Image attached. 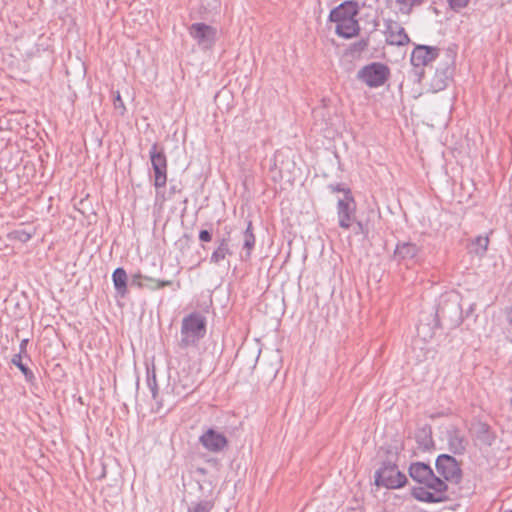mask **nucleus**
<instances>
[{"label":"nucleus","instance_id":"obj_1","mask_svg":"<svg viewBox=\"0 0 512 512\" xmlns=\"http://www.w3.org/2000/svg\"><path fill=\"white\" fill-rule=\"evenodd\" d=\"M206 318L199 312H193L182 319L179 347H196L206 335Z\"/></svg>","mask_w":512,"mask_h":512},{"label":"nucleus","instance_id":"obj_2","mask_svg":"<svg viewBox=\"0 0 512 512\" xmlns=\"http://www.w3.org/2000/svg\"><path fill=\"white\" fill-rule=\"evenodd\" d=\"M436 320L439 326L447 329L456 328L462 323V307L457 295L448 294L440 298Z\"/></svg>","mask_w":512,"mask_h":512},{"label":"nucleus","instance_id":"obj_3","mask_svg":"<svg viewBox=\"0 0 512 512\" xmlns=\"http://www.w3.org/2000/svg\"><path fill=\"white\" fill-rule=\"evenodd\" d=\"M396 460L397 453L382 462L381 467L375 472V485L387 489H398L406 484L407 477L399 471Z\"/></svg>","mask_w":512,"mask_h":512},{"label":"nucleus","instance_id":"obj_4","mask_svg":"<svg viewBox=\"0 0 512 512\" xmlns=\"http://www.w3.org/2000/svg\"><path fill=\"white\" fill-rule=\"evenodd\" d=\"M389 75L390 70L385 64L373 62L357 72V79L370 88H377L385 84Z\"/></svg>","mask_w":512,"mask_h":512},{"label":"nucleus","instance_id":"obj_5","mask_svg":"<svg viewBox=\"0 0 512 512\" xmlns=\"http://www.w3.org/2000/svg\"><path fill=\"white\" fill-rule=\"evenodd\" d=\"M149 158L154 173V186L163 188L167 183V157L165 150L157 142L153 143L149 150Z\"/></svg>","mask_w":512,"mask_h":512},{"label":"nucleus","instance_id":"obj_6","mask_svg":"<svg viewBox=\"0 0 512 512\" xmlns=\"http://www.w3.org/2000/svg\"><path fill=\"white\" fill-rule=\"evenodd\" d=\"M437 473L443 477L442 480L459 484L462 480V469L454 456L441 454L435 462Z\"/></svg>","mask_w":512,"mask_h":512},{"label":"nucleus","instance_id":"obj_7","mask_svg":"<svg viewBox=\"0 0 512 512\" xmlns=\"http://www.w3.org/2000/svg\"><path fill=\"white\" fill-rule=\"evenodd\" d=\"M337 216L339 226L343 229H349L356 221V203L351 190H347L346 195L338 200Z\"/></svg>","mask_w":512,"mask_h":512},{"label":"nucleus","instance_id":"obj_8","mask_svg":"<svg viewBox=\"0 0 512 512\" xmlns=\"http://www.w3.org/2000/svg\"><path fill=\"white\" fill-rule=\"evenodd\" d=\"M409 475L414 481L422 485L428 484L429 482H434L435 486L438 487V489L441 488L442 479L436 476L430 465L426 463H412L409 467Z\"/></svg>","mask_w":512,"mask_h":512},{"label":"nucleus","instance_id":"obj_9","mask_svg":"<svg viewBox=\"0 0 512 512\" xmlns=\"http://www.w3.org/2000/svg\"><path fill=\"white\" fill-rule=\"evenodd\" d=\"M201 445L209 452H222L228 445L226 436L213 428H209L199 437Z\"/></svg>","mask_w":512,"mask_h":512},{"label":"nucleus","instance_id":"obj_10","mask_svg":"<svg viewBox=\"0 0 512 512\" xmlns=\"http://www.w3.org/2000/svg\"><path fill=\"white\" fill-rule=\"evenodd\" d=\"M439 48L427 45H417L411 53V64L415 68L429 65L439 56Z\"/></svg>","mask_w":512,"mask_h":512},{"label":"nucleus","instance_id":"obj_11","mask_svg":"<svg viewBox=\"0 0 512 512\" xmlns=\"http://www.w3.org/2000/svg\"><path fill=\"white\" fill-rule=\"evenodd\" d=\"M189 31L191 36L200 46L208 48L215 42L216 29L210 25L205 23H194L191 25Z\"/></svg>","mask_w":512,"mask_h":512},{"label":"nucleus","instance_id":"obj_12","mask_svg":"<svg viewBox=\"0 0 512 512\" xmlns=\"http://www.w3.org/2000/svg\"><path fill=\"white\" fill-rule=\"evenodd\" d=\"M448 450L454 455H463L468 446L465 434L458 427H450L446 431Z\"/></svg>","mask_w":512,"mask_h":512},{"label":"nucleus","instance_id":"obj_13","mask_svg":"<svg viewBox=\"0 0 512 512\" xmlns=\"http://www.w3.org/2000/svg\"><path fill=\"white\" fill-rule=\"evenodd\" d=\"M359 13V6L357 2L353 0H347L333 8L329 14V21H342L346 19L356 18Z\"/></svg>","mask_w":512,"mask_h":512},{"label":"nucleus","instance_id":"obj_14","mask_svg":"<svg viewBox=\"0 0 512 512\" xmlns=\"http://www.w3.org/2000/svg\"><path fill=\"white\" fill-rule=\"evenodd\" d=\"M387 42L391 45L404 46L410 42L405 29L396 21H388L386 24Z\"/></svg>","mask_w":512,"mask_h":512},{"label":"nucleus","instance_id":"obj_15","mask_svg":"<svg viewBox=\"0 0 512 512\" xmlns=\"http://www.w3.org/2000/svg\"><path fill=\"white\" fill-rule=\"evenodd\" d=\"M334 22L337 24L335 32L340 37L350 39L359 34L360 26L356 18Z\"/></svg>","mask_w":512,"mask_h":512},{"label":"nucleus","instance_id":"obj_16","mask_svg":"<svg viewBox=\"0 0 512 512\" xmlns=\"http://www.w3.org/2000/svg\"><path fill=\"white\" fill-rule=\"evenodd\" d=\"M426 488H428L424 501L426 503H441L446 500H448V497L446 495V492L448 490V485L445 483L444 480H442L441 488L438 489V487L435 486L434 482H429L428 484H425Z\"/></svg>","mask_w":512,"mask_h":512},{"label":"nucleus","instance_id":"obj_17","mask_svg":"<svg viewBox=\"0 0 512 512\" xmlns=\"http://www.w3.org/2000/svg\"><path fill=\"white\" fill-rule=\"evenodd\" d=\"M229 242V237H221L216 240L217 247L210 257V263L220 264L228 255L233 254Z\"/></svg>","mask_w":512,"mask_h":512},{"label":"nucleus","instance_id":"obj_18","mask_svg":"<svg viewBox=\"0 0 512 512\" xmlns=\"http://www.w3.org/2000/svg\"><path fill=\"white\" fill-rule=\"evenodd\" d=\"M146 383L147 387L149 388L152 398L155 400L157 409L156 411L159 412L165 405V400L163 397H159L158 395V384L156 380V373H155V367L152 368L147 367L146 371Z\"/></svg>","mask_w":512,"mask_h":512},{"label":"nucleus","instance_id":"obj_19","mask_svg":"<svg viewBox=\"0 0 512 512\" xmlns=\"http://www.w3.org/2000/svg\"><path fill=\"white\" fill-rule=\"evenodd\" d=\"M421 251L420 247L412 242L398 243L394 251V257L398 260H412Z\"/></svg>","mask_w":512,"mask_h":512},{"label":"nucleus","instance_id":"obj_20","mask_svg":"<svg viewBox=\"0 0 512 512\" xmlns=\"http://www.w3.org/2000/svg\"><path fill=\"white\" fill-rule=\"evenodd\" d=\"M256 238L252 230V222L248 221L247 227L243 232V246L242 250L244 254H241V259L247 261L252 255V251L255 247Z\"/></svg>","mask_w":512,"mask_h":512},{"label":"nucleus","instance_id":"obj_21","mask_svg":"<svg viewBox=\"0 0 512 512\" xmlns=\"http://www.w3.org/2000/svg\"><path fill=\"white\" fill-rule=\"evenodd\" d=\"M415 440L419 449L422 451L430 450V448L434 445L431 426L424 425L417 429L415 433Z\"/></svg>","mask_w":512,"mask_h":512},{"label":"nucleus","instance_id":"obj_22","mask_svg":"<svg viewBox=\"0 0 512 512\" xmlns=\"http://www.w3.org/2000/svg\"><path fill=\"white\" fill-rule=\"evenodd\" d=\"M452 70L449 67H446L444 69H436L435 75L433 76L431 80V88L433 91L438 92L441 90H444L448 82L451 79Z\"/></svg>","mask_w":512,"mask_h":512},{"label":"nucleus","instance_id":"obj_23","mask_svg":"<svg viewBox=\"0 0 512 512\" xmlns=\"http://www.w3.org/2000/svg\"><path fill=\"white\" fill-rule=\"evenodd\" d=\"M112 281L118 295L124 297L127 292L128 276L124 268L118 267L112 273Z\"/></svg>","mask_w":512,"mask_h":512},{"label":"nucleus","instance_id":"obj_24","mask_svg":"<svg viewBox=\"0 0 512 512\" xmlns=\"http://www.w3.org/2000/svg\"><path fill=\"white\" fill-rule=\"evenodd\" d=\"M476 440L482 445L491 446L495 441V435L488 424L480 422L475 430Z\"/></svg>","mask_w":512,"mask_h":512},{"label":"nucleus","instance_id":"obj_25","mask_svg":"<svg viewBox=\"0 0 512 512\" xmlns=\"http://www.w3.org/2000/svg\"><path fill=\"white\" fill-rule=\"evenodd\" d=\"M23 357L24 356H21V354H15V355H13V357L11 359V363L13 365H15L22 372L26 382H28L30 384H34L36 377H35L33 371L26 364L23 363V361H22Z\"/></svg>","mask_w":512,"mask_h":512},{"label":"nucleus","instance_id":"obj_26","mask_svg":"<svg viewBox=\"0 0 512 512\" xmlns=\"http://www.w3.org/2000/svg\"><path fill=\"white\" fill-rule=\"evenodd\" d=\"M489 245L488 236L479 235L472 240L471 252L482 257L485 255Z\"/></svg>","mask_w":512,"mask_h":512},{"label":"nucleus","instance_id":"obj_27","mask_svg":"<svg viewBox=\"0 0 512 512\" xmlns=\"http://www.w3.org/2000/svg\"><path fill=\"white\" fill-rule=\"evenodd\" d=\"M214 507V502L212 500H201L198 502H193L189 508L188 512H210Z\"/></svg>","mask_w":512,"mask_h":512},{"label":"nucleus","instance_id":"obj_28","mask_svg":"<svg viewBox=\"0 0 512 512\" xmlns=\"http://www.w3.org/2000/svg\"><path fill=\"white\" fill-rule=\"evenodd\" d=\"M144 280L149 282V284H144V287L150 290L162 289L164 287L172 285L171 280H156L147 276L144 277Z\"/></svg>","mask_w":512,"mask_h":512},{"label":"nucleus","instance_id":"obj_29","mask_svg":"<svg viewBox=\"0 0 512 512\" xmlns=\"http://www.w3.org/2000/svg\"><path fill=\"white\" fill-rule=\"evenodd\" d=\"M195 381L189 375L184 376L183 378L179 377L178 384L175 385V389L177 393L180 394L181 391L178 390L179 386L182 387L183 392L189 393L193 390Z\"/></svg>","mask_w":512,"mask_h":512},{"label":"nucleus","instance_id":"obj_30","mask_svg":"<svg viewBox=\"0 0 512 512\" xmlns=\"http://www.w3.org/2000/svg\"><path fill=\"white\" fill-rule=\"evenodd\" d=\"M396 3L401 13L409 14L413 6L421 4V0H396Z\"/></svg>","mask_w":512,"mask_h":512},{"label":"nucleus","instance_id":"obj_31","mask_svg":"<svg viewBox=\"0 0 512 512\" xmlns=\"http://www.w3.org/2000/svg\"><path fill=\"white\" fill-rule=\"evenodd\" d=\"M32 237V233L27 232L25 230H15L10 233V238L14 240H18L21 243L28 242Z\"/></svg>","mask_w":512,"mask_h":512},{"label":"nucleus","instance_id":"obj_32","mask_svg":"<svg viewBox=\"0 0 512 512\" xmlns=\"http://www.w3.org/2000/svg\"><path fill=\"white\" fill-rule=\"evenodd\" d=\"M368 45H369L368 39H360L359 41L352 43L350 45L349 50L353 54L360 53V52L366 50Z\"/></svg>","mask_w":512,"mask_h":512},{"label":"nucleus","instance_id":"obj_33","mask_svg":"<svg viewBox=\"0 0 512 512\" xmlns=\"http://www.w3.org/2000/svg\"><path fill=\"white\" fill-rule=\"evenodd\" d=\"M113 105L115 110L118 111L120 115H124V113L126 112V107L124 105V102L121 98L119 91L116 92L113 98Z\"/></svg>","mask_w":512,"mask_h":512},{"label":"nucleus","instance_id":"obj_34","mask_svg":"<svg viewBox=\"0 0 512 512\" xmlns=\"http://www.w3.org/2000/svg\"><path fill=\"white\" fill-rule=\"evenodd\" d=\"M428 488L426 486H420V487H414L411 491V495L418 501L423 502L425 494L427 492Z\"/></svg>","mask_w":512,"mask_h":512},{"label":"nucleus","instance_id":"obj_35","mask_svg":"<svg viewBox=\"0 0 512 512\" xmlns=\"http://www.w3.org/2000/svg\"><path fill=\"white\" fill-rule=\"evenodd\" d=\"M202 6L207 11L216 10L220 6V0H201Z\"/></svg>","mask_w":512,"mask_h":512},{"label":"nucleus","instance_id":"obj_36","mask_svg":"<svg viewBox=\"0 0 512 512\" xmlns=\"http://www.w3.org/2000/svg\"><path fill=\"white\" fill-rule=\"evenodd\" d=\"M469 1L470 0H448L450 7L455 11L466 7Z\"/></svg>","mask_w":512,"mask_h":512},{"label":"nucleus","instance_id":"obj_37","mask_svg":"<svg viewBox=\"0 0 512 512\" xmlns=\"http://www.w3.org/2000/svg\"><path fill=\"white\" fill-rule=\"evenodd\" d=\"M328 189L332 192H343L344 196L346 195V191L350 190L349 188L344 187L342 184L336 183V184H329Z\"/></svg>","mask_w":512,"mask_h":512},{"label":"nucleus","instance_id":"obj_38","mask_svg":"<svg viewBox=\"0 0 512 512\" xmlns=\"http://www.w3.org/2000/svg\"><path fill=\"white\" fill-rule=\"evenodd\" d=\"M145 276H142L140 273L134 274L131 279V285L137 286L139 288H144V283L142 282V279H144Z\"/></svg>","mask_w":512,"mask_h":512},{"label":"nucleus","instance_id":"obj_39","mask_svg":"<svg viewBox=\"0 0 512 512\" xmlns=\"http://www.w3.org/2000/svg\"><path fill=\"white\" fill-rule=\"evenodd\" d=\"M199 240L202 242H210L212 240V232L203 229L199 232Z\"/></svg>","mask_w":512,"mask_h":512},{"label":"nucleus","instance_id":"obj_40","mask_svg":"<svg viewBox=\"0 0 512 512\" xmlns=\"http://www.w3.org/2000/svg\"><path fill=\"white\" fill-rule=\"evenodd\" d=\"M28 343H29V339H27V338L21 340L20 346H19V352L17 354H21V356L28 357V354H27Z\"/></svg>","mask_w":512,"mask_h":512},{"label":"nucleus","instance_id":"obj_41","mask_svg":"<svg viewBox=\"0 0 512 512\" xmlns=\"http://www.w3.org/2000/svg\"><path fill=\"white\" fill-rule=\"evenodd\" d=\"M508 322L512 325V306L507 311Z\"/></svg>","mask_w":512,"mask_h":512},{"label":"nucleus","instance_id":"obj_42","mask_svg":"<svg viewBox=\"0 0 512 512\" xmlns=\"http://www.w3.org/2000/svg\"><path fill=\"white\" fill-rule=\"evenodd\" d=\"M180 189H178V187L176 185H172L170 187V193H176V192H179Z\"/></svg>","mask_w":512,"mask_h":512},{"label":"nucleus","instance_id":"obj_43","mask_svg":"<svg viewBox=\"0 0 512 512\" xmlns=\"http://www.w3.org/2000/svg\"><path fill=\"white\" fill-rule=\"evenodd\" d=\"M357 226H358L359 230H362V229H363V225H362V223H361V222H357Z\"/></svg>","mask_w":512,"mask_h":512}]
</instances>
